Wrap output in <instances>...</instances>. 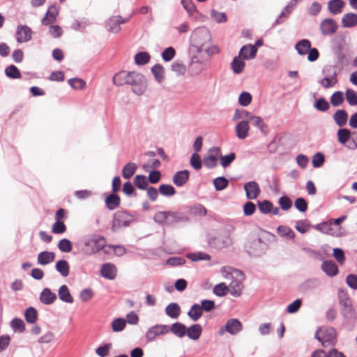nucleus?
I'll use <instances>...</instances> for the list:
<instances>
[{"label":"nucleus","instance_id":"obj_1","mask_svg":"<svg viewBox=\"0 0 357 357\" xmlns=\"http://www.w3.org/2000/svg\"><path fill=\"white\" fill-rule=\"evenodd\" d=\"M113 83L116 86L130 85L133 93L138 96L143 94L147 87L144 76L135 71L122 70L116 73Z\"/></svg>","mask_w":357,"mask_h":357},{"label":"nucleus","instance_id":"obj_2","mask_svg":"<svg viewBox=\"0 0 357 357\" xmlns=\"http://www.w3.org/2000/svg\"><path fill=\"white\" fill-rule=\"evenodd\" d=\"M80 243L84 246L82 252L85 255H93L98 253L101 250L107 248L105 238L99 234H91L83 236Z\"/></svg>","mask_w":357,"mask_h":357},{"label":"nucleus","instance_id":"obj_3","mask_svg":"<svg viewBox=\"0 0 357 357\" xmlns=\"http://www.w3.org/2000/svg\"><path fill=\"white\" fill-rule=\"evenodd\" d=\"M212 40L210 31L205 26H201L195 29L190 36L191 46L200 53L203 52V48L210 43Z\"/></svg>","mask_w":357,"mask_h":357},{"label":"nucleus","instance_id":"obj_4","mask_svg":"<svg viewBox=\"0 0 357 357\" xmlns=\"http://www.w3.org/2000/svg\"><path fill=\"white\" fill-rule=\"evenodd\" d=\"M338 298L342 315L348 321H354L356 319V311L348 294L344 291L340 290Z\"/></svg>","mask_w":357,"mask_h":357},{"label":"nucleus","instance_id":"obj_5","mask_svg":"<svg viewBox=\"0 0 357 357\" xmlns=\"http://www.w3.org/2000/svg\"><path fill=\"white\" fill-rule=\"evenodd\" d=\"M134 220L135 216L132 214L126 211H118L113 216L112 230L117 231L122 227H128Z\"/></svg>","mask_w":357,"mask_h":357},{"label":"nucleus","instance_id":"obj_6","mask_svg":"<svg viewBox=\"0 0 357 357\" xmlns=\"http://www.w3.org/2000/svg\"><path fill=\"white\" fill-rule=\"evenodd\" d=\"M336 331L333 327L319 328L315 333V338L321 342L323 347L333 344L336 339Z\"/></svg>","mask_w":357,"mask_h":357},{"label":"nucleus","instance_id":"obj_7","mask_svg":"<svg viewBox=\"0 0 357 357\" xmlns=\"http://www.w3.org/2000/svg\"><path fill=\"white\" fill-rule=\"evenodd\" d=\"M324 78L319 81L320 84L325 89L334 86L337 83V72L333 66H326L322 70Z\"/></svg>","mask_w":357,"mask_h":357},{"label":"nucleus","instance_id":"obj_8","mask_svg":"<svg viewBox=\"0 0 357 357\" xmlns=\"http://www.w3.org/2000/svg\"><path fill=\"white\" fill-rule=\"evenodd\" d=\"M265 243L260 238H256L249 241L246 245L247 252L250 255L259 257L264 254Z\"/></svg>","mask_w":357,"mask_h":357},{"label":"nucleus","instance_id":"obj_9","mask_svg":"<svg viewBox=\"0 0 357 357\" xmlns=\"http://www.w3.org/2000/svg\"><path fill=\"white\" fill-rule=\"evenodd\" d=\"M220 156V148L214 146L208 150V154L204 157V165L208 169H213L218 165V160Z\"/></svg>","mask_w":357,"mask_h":357},{"label":"nucleus","instance_id":"obj_10","mask_svg":"<svg viewBox=\"0 0 357 357\" xmlns=\"http://www.w3.org/2000/svg\"><path fill=\"white\" fill-rule=\"evenodd\" d=\"M132 15L126 18H122L120 15L111 17L106 22L107 29L112 33H118L121 31V24L128 22Z\"/></svg>","mask_w":357,"mask_h":357},{"label":"nucleus","instance_id":"obj_11","mask_svg":"<svg viewBox=\"0 0 357 357\" xmlns=\"http://www.w3.org/2000/svg\"><path fill=\"white\" fill-rule=\"evenodd\" d=\"M32 30L27 25L19 24L17 26L16 40L19 43H27L32 38Z\"/></svg>","mask_w":357,"mask_h":357},{"label":"nucleus","instance_id":"obj_12","mask_svg":"<svg viewBox=\"0 0 357 357\" xmlns=\"http://www.w3.org/2000/svg\"><path fill=\"white\" fill-rule=\"evenodd\" d=\"M234 271L238 276H240L241 279H234L231 280L229 284V287H228L229 293L234 297H238L241 294V291L243 288V284L241 280L243 279L244 275L240 271L234 270Z\"/></svg>","mask_w":357,"mask_h":357},{"label":"nucleus","instance_id":"obj_13","mask_svg":"<svg viewBox=\"0 0 357 357\" xmlns=\"http://www.w3.org/2000/svg\"><path fill=\"white\" fill-rule=\"evenodd\" d=\"M168 332V326L156 324L149 328L146 333V339L148 342H153L157 336L167 334Z\"/></svg>","mask_w":357,"mask_h":357},{"label":"nucleus","instance_id":"obj_14","mask_svg":"<svg viewBox=\"0 0 357 357\" xmlns=\"http://www.w3.org/2000/svg\"><path fill=\"white\" fill-rule=\"evenodd\" d=\"M338 28L337 24L332 18L323 20L319 25V29L322 35L331 36L335 33Z\"/></svg>","mask_w":357,"mask_h":357},{"label":"nucleus","instance_id":"obj_15","mask_svg":"<svg viewBox=\"0 0 357 357\" xmlns=\"http://www.w3.org/2000/svg\"><path fill=\"white\" fill-rule=\"evenodd\" d=\"M231 238L228 234L218 235L209 241V244L217 249L227 248L231 245Z\"/></svg>","mask_w":357,"mask_h":357},{"label":"nucleus","instance_id":"obj_16","mask_svg":"<svg viewBox=\"0 0 357 357\" xmlns=\"http://www.w3.org/2000/svg\"><path fill=\"white\" fill-rule=\"evenodd\" d=\"M206 70L205 63L198 56H193L188 66V72L192 76H197Z\"/></svg>","mask_w":357,"mask_h":357},{"label":"nucleus","instance_id":"obj_17","mask_svg":"<svg viewBox=\"0 0 357 357\" xmlns=\"http://www.w3.org/2000/svg\"><path fill=\"white\" fill-rule=\"evenodd\" d=\"M246 197L248 199H255L260 194V188L256 181H249L244 185Z\"/></svg>","mask_w":357,"mask_h":357},{"label":"nucleus","instance_id":"obj_18","mask_svg":"<svg viewBox=\"0 0 357 357\" xmlns=\"http://www.w3.org/2000/svg\"><path fill=\"white\" fill-rule=\"evenodd\" d=\"M242 324L240 321L236 319H229L225 326V328H222L220 333L223 334L224 330L230 333L231 335H236L238 332L242 330Z\"/></svg>","mask_w":357,"mask_h":357},{"label":"nucleus","instance_id":"obj_19","mask_svg":"<svg viewBox=\"0 0 357 357\" xmlns=\"http://www.w3.org/2000/svg\"><path fill=\"white\" fill-rule=\"evenodd\" d=\"M117 273V268L116 266L111 263L103 264L100 268V274L102 277L108 279L114 280Z\"/></svg>","mask_w":357,"mask_h":357},{"label":"nucleus","instance_id":"obj_20","mask_svg":"<svg viewBox=\"0 0 357 357\" xmlns=\"http://www.w3.org/2000/svg\"><path fill=\"white\" fill-rule=\"evenodd\" d=\"M257 49L251 44L243 45L238 53V56L245 60L252 59L256 56Z\"/></svg>","mask_w":357,"mask_h":357},{"label":"nucleus","instance_id":"obj_21","mask_svg":"<svg viewBox=\"0 0 357 357\" xmlns=\"http://www.w3.org/2000/svg\"><path fill=\"white\" fill-rule=\"evenodd\" d=\"M187 221H188V218L183 213L178 211H167V225Z\"/></svg>","mask_w":357,"mask_h":357},{"label":"nucleus","instance_id":"obj_22","mask_svg":"<svg viewBox=\"0 0 357 357\" xmlns=\"http://www.w3.org/2000/svg\"><path fill=\"white\" fill-rule=\"evenodd\" d=\"M321 270L328 276L333 278L338 273V267L331 260L324 261L321 264Z\"/></svg>","mask_w":357,"mask_h":357},{"label":"nucleus","instance_id":"obj_23","mask_svg":"<svg viewBox=\"0 0 357 357\" xmlns=\"http://www.w3.org/2000/svg\"><path fill=\"white\" fill-rule=\"evenodd\" d=\"M249 125L248 121H241L238 123L236 124L235 127V132L237 137L239 139H244L248 136L249 132Z\"/></svg>","mask_w":357,"mask_h":357},{"label":"nucleus","instance_id":"obj_24","mask_svg":"<svg viewBox=\"0 0 357 357\" xmlns=\"http://www.w3.org/2000/svg\"><path fill=\"white\" fill-rule=\"evenodd\" d=\"M58 13L59 11L55 6H50L45 16L42 19V24L43 25H50L53 24L56 21Z\"/></svg>","mask_w":357,"mask_h":357},{"label":"nucleus","instance_id":"obj_25","mask_svg":"<svg viewBox=\"0 0 357 357\" xmlns=\"http://www.w3.org/2000/svg\"><path fill=\"white\" fill-rule=\"evenodd\" d=\"M105 202L107 208L113 211L120 206L121 199L116 193H112L105 198Z\"/></svg>","mask_w":357,"mask_h":357},{"label":"nucleus","instance_id":"obj_26","mask_svg":"<svg viewBox=\"0 0 357 357\" xmlns=\"http://www.w3.org/2000/svg\"><path fill=\"white\" fill-rule=\"evenodd\" d=\"M56 299V295L53 293L49 288H45L40 295V301L45 305L52 304Z\"/></svg>","mask_w":357,"mask_h":357},{"label":"nucleus","instance_id":"obj_27","mask_svg":"<svg viewBox=\"0 0 357 357\" xmlns=\"http://www.w3.org/2000/svg\"><path fill=\"white\" fill-rule=\"evenodd\" d=\"M345 3L342 0H330L328 3V9L333 15H337L342 12Z\"/></svg>","mask_w":357,"mask_h":357},{"label":"nucleus","instance_id":"obj_28","mask_svg":"<svg viewBox=\"0 0 357 357\" xmlns=\"http://www.w3.org/2000/svg\"><path fill=\"white\" fill-rule=\"evenodd\" d=\"M188 179L189 172L188 170L178 171L173 176V182L178 187L184 185Z\"/></svg>","mask_w":357,"mask_h":357},{"label":"nucleus","instance_id":"obj_29","mask_svg":"<svg viewBox=\"0 0 357 357\" xmlns=\"http://www.w3.org/2000/svg\"><path fill=\"white\" fill-rule=\"evenodd\" d=\"M333 223L332 221H327L322 222L321 224H319L317 225V229H319L321 232L325 233L326 234H329L334 236H340V234L338 230H335L333 227Z\"/></svg>","mask_w":357,"mask_h":357},{"label":"nucleus","instance_id":"obj_30","mask_svg":"<svg viewBox=\"0 0 357 357\" xmlns=\"http://www.w3.org/2000/svg\"><path fill=\"white\" fill-rule=\"evenodd\" d=\"M342 26L344 28H351L357 25V15L354 13H348L342 18Z\"/></svg>","mask_w":357,"mask_h":357},{"label":"nucleus","instance_id":"obj_31","mask_svg":"<svg viewBox=\"0 0 357 357\" xmlns=\"http://www.w3.org/2000/svg\"><path fill=\"white\" fill-rule=\"evenodd\" d=\"M58 296L61 301L68 303H73L74 300L71 296L69 289L66 284L61 285L58 291Z\"/></svg>","mask_w":357,"mask_h":357},{"label":"nucleus","instance_id":"obj_32","mask_svg":"<svg viewBox=\"0 0 357 357\" xmlns=\"http://www.w3.org/2000/svg\"><path fill=\"white\" fill-rule=\"evenodd\" d=\"M55 254L52 252L43 251L38 255V263L40 265H47L54 260Z\"/></svg>","mask_w":357,"mask_h":357},{"label":"nucleus","instance_id":"obj_33","mask_svg":"<svg viewBox=\"0 0 357 357\" xmlns=\"http://www.w3.org/2000/svg\"><path fill=\"white\" fill-rule=\"evenodd\" d=\"M311 43L307 39H302L299 40L295 45V49L300 55H305L310 50Z\"/></svg>","mask_w":357,"mask_h":357},{"label":"nucleus","instance_id":"obj_34","mask_svg":"<svg viewBox=\"0 0 357 357\" xmlns=\"http://www.w3.org/2000/svg\"><path fill=\"white\" fill-rule=\"evenodd\" d=\"M333 119L338 126L343 127L347 122L348 114L344 109H338L333 114Z\"/></svg>","mask_w":357,"mask_h":357},{"label":"nucleus","instance_id":"obj_35","mask_svg":"<svg viewBox=\"0 0 357 357\" xmlns=\"http://www.w3.org/2000/svg\"><path fill=\"white\" fill-rule=\"evenodd\" d=\"M186 331L185 335H187L190 339L197 340L199 338L202 334V328L199 324H194L188 328H186Z\"/></svg>","mask_w":357,"mask_h":357},{"label":"nucleus","instance_id":"obj_36","mask_svg":"<svg viewBox=\"0 0 357 357\" xmlns=\"http://www.w3.org/2000/svg\"><path fill=\"white\" fill-rule=\"evenodd\" d=\"M165 313L172 319H177L181 314V307L176 303H171L165 307Z\"/></svg>","mask_w":357,"mask_h":357},{"label":"nucleus","instance_id":"obj_37","mask_svg":"<svg viewBox=\"0 0 357 357\" xmlns=\"http://www.w3.org/2000/svg\"><path fill=\"white\" fill-rule=\"evenodd\" d=\"M181 4L185 10L187 11L188 16L196 19L197 17L198 11L195 5L192 3V0H181Z\"/></svg>","mask_w":357,"mask_h":357},{"label":"nucleus","instance_id":"obj_38","mask_svg":"<svg viewBox=\"0 0 357 357\" xmlns=\"http://www.w3.org/2000/svg\"><path fill=\"white\" fill-rule=\"evenodd\" d=\"M245 66V63L241 59L239 56H235L231 63V68L234 73L240 74L241 73Z\"/></svg>","mask_w":357,"mask_h":357},{"label":"nucleus","instance_id":"obj_39","mask_svg":"<svg viewBox=\"0 0 357 357\" xmlns=\"http://www.w3.org/2000/svg\"><path fill=\"white\" fill-rule=\"evenodd\" d=\"M186 326L183 324L176 322L169 328V331H170L178 337H183L186 334Z\"/></svg>","mask_w":357,"mask_h":357},{"label":"nucleus","instance_id":"obj_40","mask_svg":"<svg viewBox=\"0 0 357 357\" xmlns=\"http://www.w3.org/2000/svg\"><path fill=\"white\" fill-rule=\"evenodd\" d=\"M56 270L64 278L69 275L70 266L65 259L59 260L55 265Z\"/></svg>","mask_w":357,"mask_h":357},{"label":"nucleus","instance_id":"obj_41","mask_svg":"<svg viewBox=\"0 0 357 357\" xmlns=\"http://www.w3.org/2000/svg\"><path fill=\"white\" fill-rule=\"evenodd\" d=\"M187 314L192 321H196L203 314L202 308L201 307L200 305L194 304L192 305Z\"/></svg>","mask_w":357,"mask_h":357},{"label":"nucleus","instance_id":"obj_42","mask_svg":"<svg viewBox=\"0 0 357 357\" xmlns=\"http://www.w3.org/2000/svg\"><path fill=\"white\" fill-rule=\"evenodd\" d=\"M137 165L135 163L129 162L126 164L122 169V176L126 179H129L135 173L137 170Z\"/></svg>","mask_w":357,"mask_h":357},{"label":"nucleus","instance_id":"obj_43","mask_svg":"<svg viewBox=\"0 0 357 357\" xmlns=\"http://www.w3.org/2000/svg\"><path fill=\"white\" fill-rule=\"evenodd\" d=\"M10 327L15 333H23L25 331V324L22 319L19 318L13 319L10 323Z\"/></svg>","mask_w":357,"mask_h":357},{"label":"nucleus","instance_id":"obj_44","mask_svg":"<svg viewBox=\"0 0 357 357\" xmlns=\"http://www.w3.org/2000/svg\"><path fill=\"white\" fill-rule=\"evenodd\" d=\"M278 234L282 237H286L289 239H294L295 237V234L293 230L287 227L280 225L277 228Z\"/></svg>","mask_w":357,"mask_h":357},{"label":"nucleus","instance_id":"obj_45","mask_svg":"<svg viewBox=\"0 0 357 357\" xmlns=\"http://www.w3.org/2000/svg\"><path fill=\"white\" fill-rule=\"evenodd\" d=\"M24 317L28 323L34 324L38 319L37 310L33 307H29L25 310Z\"/></svg>","mask_w":357,"mask_h":357},{"label":"nucleus","instance_id":"obj_46","mask_svg":"<svg viewBox=\"0 0 357 357\" xmlns=\"http://www.w3.org/2000/svg\"><path fill=\"white\" fill-rule=\"evenodd\" d=\"M337 135V140L342 144H345L351 137V132L347 128L339 129Z\"/></svg>","mask_w":357,"mask_h":357},{"label":"nucleus","instance_id":"obj_47","mask_svg":"<svg viewBox=\"0 0 357 357\" xmlns=\"http://www.w3.org/2000/svg\"><path fill=\"white\" fill-rule=\"evenodd\" d=\"M150 58L148 52H141L135 54V62L139 66L145 65L149 62Z\"/></svg>","mask_w":357,"mask_h":357},{"label":"nucleus","instance_id":"obj_48","mask_svg":"<svg viewBox=\"0 0 357 357\" xmlns=\"http://www.w3.org/2000/svg\"><path fill=\"white\" fill-rule=\"evenodd\" d=\"M229 184V181L224 176H219L213 180V185L217 191L225 189Z\"/></svg>","mask_w":357,"mask_h":357},{"label":"nucleus","instance_id":"obj_49","mask_svg":"<svg viewBox=\"0 0 357 357\" xmlns=\"http://www.w3.org/2000/svg\"><path fill=\"white\" fill-rule=\"evenodd\" d=\"M6 75L11 79H19L21 73L19 69L14 65H10L5 69Z\"/></svg>","mask_w":357,"mask_h":357},{"label":"nucleus","instance_id":"obj_50","mask_svg":"<svg viewBox=\"0 0 357 357\" xmlns=\"http://www.w3.org/2000/svg\"><path fill=\"white\" fill-rule=\"evenodd\" d=\"M159 192L165 197H172L176 194L174 188L168 184H161L158 189Z\"/></svg>","mask_w":357,"mask_h":357},{"label":"nucleus","instance_id":"obj_51","mask_svg":"<svg viewBox=\"0 0 357 357\" xmlns=\"http://www.w3.org/2000/svg\"><path fill=\"white\" fill-rule=\"evenodd\" d=\"M151 72L158 82L164 79V68L160 64H155L151 68Z\"/></svg>","mask_w":357,"mask_h":357},{"label":"nucleus","instance_id":"obj_52","mask_svg":"<svg viewBox=\"0 0 357 357\" xmlns=\"http://www.w3.org/2000/svg\"><path fill=\"white\" fill-rule=\"evenodd\" d=\"M219 158L220 160V165L226 168L229 167L231 162L234 161L236 159V154L235 153H230L228 155H222L220 154V156H219Z\"/></svg>","mask_w":357,"mask_h":357},{"label":"nucleus","instance_id":"obj_53","mask_svg":"<svg viewBox=\"0 0 357 357\" xmlns=\"http://www.w3.org/2000/svg\"><path fill=\"white\" fill-rule=\"evenodd\" d=\"M134 184L140 190H146L148 185V179L144 175H137L134 178Z\"/></svg>","mask_w":357,"mask_h":357},{"label":"nucleus","instance_id":"obj_54","mask_svg":"<svg viewBox=\"0 0 357 357\" xmlns=\"http://www.w3.org/2000/svg\"><path fill=\"white\" fill-rule=\"evenodd\" d=\"M254 126L258 128L261 132L265 133L266 132L267 126L264 122L262 119L258 116L252 117L251 121L249 122Z\"/></svg>","mask_w":357,"mask_h":357},{"label":"nucleus","instance_id":"obj_55","mask_svg":"<svg viewBox=\"0 0 357 357\" xmlns=\"http://www.w3.org/2000/svg\"><path fill=\"white\" fill-rule=\"evenodd\" d=\"M345 97L348 104L351 106L357 105V92L353 89H348L345 92Z\"/></svg>","mask_w":357,"mask_h":357},{"label":"nucleus","instance_id":"obj_56","mask_svg":"<svg viewBox=\"0 0 357 357\" xmlns=\"http://www.w3.org/2000/svg\"><path fill=\"white\" fill-rule=\"evenodd\" d=\"M171 69L174 71L178 76L184 75L186 72V67L182 63L179 61H174L172 63L171 66Z\"/></svg>","mask_w":357,"mask_h":357},{"label":"nucleus","instance_id":"obj_57","mask_svg":"<svg viewBox=\"0 0 357 357\" xmlns=\"http://www.w3.org/2000/svg\"><path fill=\"white\" fill-rule=\"evenodd\" d=\"M344 102V94L342 91H335L331 97V103L334 107H338Z\"/></svg>","mask_w":357,"mask_h":357},{"label":"nucleus","instance_id":"obj_58","mask_svg":"<svg viewBox=\"0 0 357 357\" xmlns=\"http://www.w3.org/2000/svg\"><path fill=\"white\" fill-rule=\"evenodd\" d=\"M126 326V321L123 318L115 319L112 323V328L114 332L122 331Z\"/></svg>","mask_w":357,"mask_h":357},{"label":"nucleus","instance_id":"obj_59","mask_svg":"<svg viewBox=\"0 0 357 357\" xmlns=\"http://www.w3.org/2000/svg\"><path fill=\"white\" fill-rule=\"evenodd\" d=\"M213 293L218 296H224L229 292V288L225 283L222 282L213 287Z\"/></svg>","mask_w":357,"mask_h":357},{"label":"nucleus","instance_id":"obj_60","mask_svg":"<svg viewBox=\"0 0 357 357\" xmlns=\"http://www.w3.org/2000/svg\"><path fill=\"white\" fill-rule=\"evenodd\" d=\"M252 96L250 93L242 92L238 97V103L243 107L248 106L252 102Z\"/></svg>","mask_w":357,"mask_h":357},{"label":"nucleus","instance_id":"obj_61","mask_svg":"<svg viewBox=\"0 0 357 357\" xmlns=\"http://www.w3.org/2000/svg\"><path fill=\"white\" fill-rule=\"evenodd\" d=\"M257 204L259 211L263 214H267L271 213V211H272L273 204L270 201H258Z\"/></svg>","mask_w":357,"mask_h":357},{"label":"nucleus","instance_id":"obj_62","mask_svg":"<svg viewBox=\"0 0 357 357\" xmlns=\"http://www.w3.org/2000/svg\"><path fill=\"white\" fill-rule=\"evenodd\" d=\"M59 249L63 252H70L72 250V243L67 238H63L59 241Z\"/></svg>","mask_w":357,"mask_h":357},{"label":"nucleus","instance_id":"obj_63","mask_svg":"<svg viewBox=\"0 0 357 357\" xmlns=\"http://www.w3.org/2000/svg\"><path fill=\"white\" fill-rule=\"evenodd\" d=\"M325 158L323 153H315L312 160V165L314 168L321 167L324 163Z\"/></svg>","mask_w":357,"mask_h":357},{"label":"nucleus","instance_id":"obj_64","mask_svg":"<svg viewBox=\"0 0 357 357\" xmlns=\"http://www.w3.org/2000/svg\"><path fill=\"white\" fill-rule=\"evenodd\" d=\"M211 17L218 23L225 22L227 20L225 13L218 12L215 10L211 11Z\"/></svg>","mask_w":357,"mask_h":357}]
</instances>
